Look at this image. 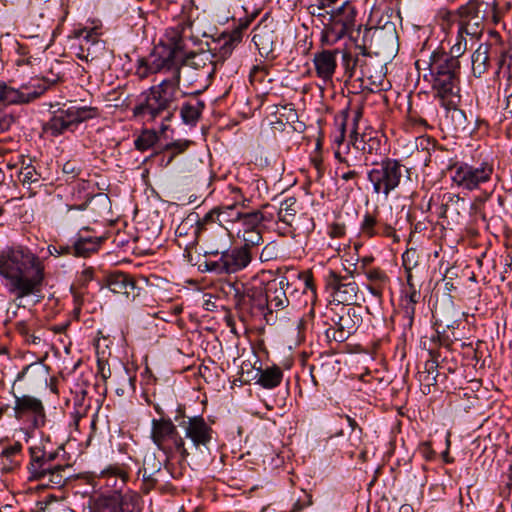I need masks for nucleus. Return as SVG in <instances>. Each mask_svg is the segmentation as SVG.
<instances>
[{"mask_svg":"<svg viewBox=\"0 0 512 512\" xmlns=\"http://www.w3.org/2000/svg\"><path fill=\"white\" fill-rule=\"evenodd\" d=\"M452 170H454L453 182L467 190L480 188L490 181L493 173L492 167L488 164H481L480 166L455 165Z\"/></svg>","mask_w":512,"mask_h":512,"instance_id":"9","label":"nucleus"},{"mask_svg":"<svg viewBox=\"0 0 512 512\" xmlns=\"http://www.w3.org/2000/svg\"><path fill=\"white\" fill-rule=\"evenodd\" d=\"M21 450V445L19 443L13 445V446H10L8 448H6L4 451H3V454L7 457L9 456H12L18 452H20Z\"/></svg>","mask_w":512,"mask_h":512,"instance_id":"54","label":"nucleus"},{"mask_svg":"<svg viewBox=\"0 0 512 512\" xmlns=\"http://www.w3.org/2000/svg\"><path fill=\"white\" fill-rule=\"evenodd\" d=\"M467 49V42L462 35V38L458 35L457 42L451 47L450 55L446 54L448 60H453L457 64H460L459 57H461Z\"/></svg>","mask_w":512,"mask_h":512,"instance_id":"40","label":"nucleus"},{"mask_svg":"<svg viewBox=\"0 0 512 512\" xmlns=\"http://www.w3.org/2000/svg\"><path fill=\"white\" fill-rule=\"evenodd\" d=\"M188 144H189L188 142H175L172 144H168L166 146V150H175V151L169 157L167 164H169L172 161V159L174 158V156L176 154L183 152L188 147Z\"/></svg>","mask_w":512,"mask_h":512,"instance_id":"43","label":"nucleus"},{"mask_svg":"<svg viewBox=\"0 0 512 512\" xmlns=\"http://www.w3.org/2000/svg\"><path fill=\"white\" fill-rule=\"evenodd\" d=\"M361 117V112L358 110L356 111L355 113V117H354V126L351 130V133H350V139H351V142L353 143V145L357 146V148L359 147L357 145V142H358V138H357V132H356V123L357 121L359 120V118Z\"/></svg>","mask_w":512,"mask_h":512,"instance_id":"50","label":"nucleus"},{"mask_svg":"<svg viewBox=\"0 0 512 512\" xmlns=\"http://www.w3.org/2000/svg\"><path fill=\"white\" fill-rule=\"evenodd\" d=\"M369 289H370V291H371L373 294H375V295H378V294H379V292L376 290V288H374V287H369Z\"/></svg>","mask_w":512,"mask_h":512,"instance_id":"63","label":"nucleus"},{"mask_svg":"<svg viewBox=\"0 0 512 512\" xmlns=\"http://www.w3.org/2000/svg\"><path fill=\"white\" fill-rule=\"evenodd\" d=\"M68 466L55 464L54 468L50 470L47 476L41 482L42 486L51 488H61L65 485L66 481L70 478L67 473Z\"/></svg>","mask_w":512,"mask_h":512,"instance_id":"32","label":"nucleus"},{"mask_svg":"<svg viewBox=\"0 0 512 512\" xmlns=\"http://www.w3.org/2000/svg\"><path fill=\"white\" fill-rule=\"evenodd\" d=\"M266 302L267 307L272 312L273 310H282L289 304V299L286 295L283 282H271L266 289Z\"/></svg>","mask_w":512,"mask_h":512,"instance_id":"24","label":"nucleus"},{"mask_svg":"<svg viewBox=\"0 0 512 512\" xmlns=\"http://www.w3.org/2000/svg\"><path fill=\"white\" fill-rule=\"evenodd\" d=\"M139 496L127 491L115 490L111 494L101 495L90 506V512H135Z\"/></svg>","mask_w":512,"mask_h":512,"instance_id":"8","label":"nucleus"},{"mask_svg":"<svg viewBox=\"0 0 512 512\" xmlns=\"http://www.w3.org/2000/svg\"><path fill=\"white\" fill-rule=\"evenodd\" d=\"M480 8L481 3L477 0H470L458 9V34L461 38L462 34L474 37L481 35L485 14Z\"/></svg>","mask_w":512,"mask_h":512,"instance_id":"11","label":"nucleus"},{"mask_svg":"<svg viewBox=\"0 0 512 512\" xmlns=\"http://www.w3.org/2000/svg\"><path fill=\"white\" fill-rule=\"evenodd\" d=\"M361 322L362 318L355 308H343L336 322V327L327 329L326 335L337 342H343L357 331Z\"/></svg>","mask_w":512,"mask_h":512,"instance_id":"13","label":"nucleus"},{"mask_svg":"<svg viewBox=\"0 0 512 512\" xmlns=\"http://www.w3.org/2000/svg\"><path fill=\"white\" fill-rule=\"evenodd\" d=\"M185 436L190 439L193 445L198 448L207 446L212 439V428L201 416L188 418L181 423Z\"/></svg>","mask_w":512,"mask_h":512,"instance_id":"17","label":"nucleus"},{"mask_svg":"<svg viewBox=\"0 0 512 512\" xmlns=\"http://www.w3.org/2000/svg\"><path fill=\"white\" fill-rule=\"evenodd\" d=\"M355 17L356 10L355 7L349 3L345 2L341 7H339L336 11H333L331 14V19L337 21L338 24L345 27L351 33H353V28L355 26Z\"/></svg>","mask_w":512,"mask_h":512,"instance_id":"29","label":"nucleus"},{"mask_svg":"<svg viewBox=\"0 0 512 512\" xmlns=\"http://www.w3.org/2000/svg\"><path fill=\"white\" fill-rule=\"evenodd\" d=\"M337 51L324 50L314 56V66L317 76L323 81H330L336 69Z\"/></svg>","mask_w":512,"mask_h":512,"instance_id":"21","label":"nucleus"},{"mask_svg":"<svg viewBox=\"0 0 512 512\" xmlns=\"http://www.w3.org/2000/svg\"><path fill=\"white\" fill-rule=\"evenodd\" d=\"M55 453H47L41 447L34 446L30 448V463L28 466L29 480L39 481L40 483L54 468Z\"/></svg>","mask_w":512,"mask_h":512,"instance_id":"16","label":"nucleus"},{"mask_svg":"<svg viewBox=\"0 0 512 512\" xmlns=\"http://www.w3.org/2000/svg\"><path fill=\"white\" fill-rule=\"evenodd\" d=\"M15 417L20 419L27 414L34 415V424L40 426L44 424L45 414L41 401L31 396L17 397L15 401Z\"/></svg>","mask_w":512,"mask_h":512,"instance_id":"18","label":"nucleus"},{"mask_svg":"<svg viewBox=\"0 0 512 512\" xmlns=\"http://www.w3.org/2000/svg\"><path fill=\"white\" fill-rule=\"evenodd\" d=\"M211 254H221L219 261L207 263L208 270H214L224 273H235L247 267L252 260L251 251L248 248L239 247L231 251L216 249L210 252Z\"/></svg>","mask_w":512,"mask_h":512,"instance_id":"10","label":"nucleus"},{"mask_svg":"<svg viewBox=\"0 0 512 512\" xmlns=\"http://www.w3.org/2000/svg\"><path fill=\"white\" fill-rule=\"evenodd\" d=\"M375 144H376V145H378V144H379L378 140H377V139H372V138H371V139H369V143L367 144V147H366V146H363V147H362V150H363V151L368 152L369 154H371V153H372V150H373V147H374V145H375Z\"/></svg>","mask_w":512,"mask_h":512,"instance_id":"57","label":"nucleus"},{"mask_svg":"<svg viewBox=\"0 0 512 512\" xmlns=\"http://www.w3.org/2000/svg\"><path fill=\"white\" fill-rule=\"evenodd\" d=\"M344 131H345V123L343 122V123L341 124V134H340V138H339V139H337V142H339V143H340V142H342V141H343V139H344Z\"/></svg>","mask_w":512,"mask_h":512,"instance_id":"60","label":"nucleus"},{"mask_svg":"<svg viewBox=\"0 0 512 512\" xmlns=\"http://www.w3.org/2000/svg\"><path fill=\"white\" fill-rule=\"evenodd\" d=\"M299 211V205L296 198L289 197L285 199L278 210L279 221L285 223L288 226H292L297 220V214Z\"/></svg>","mask_w":512,"mask_h":512,"instance_id":"31","label":"nucleus"},{"mask_svg":"<svg viewBox=\"0 0 512 512\" xmlns=\"http://www.w3.org/2000/svg\"><path fill=\"white\" fill-rule=\"evenodd\" d=\"M243 207L239 204L216 207V219L218 225L223 228L225 236H229L231 231L235 229L243 211Z\"/></svg>","mask_w":512,"mask_h":512,"instance_id":"20","label":"nucleus"},{"mask_svg":"<svg viewBox=\"0 0 512 512\" xmlns=\"http://www.w3.org/2000/svg\"><path fill=\"white\" fill-rule=\"evenodd\" d=\"M297 120H298L297 111L290 104V105L275 106V111L271 114L269 122L275 128H283L286 125H289L294 130H296V127L293 124Z\"/></svg>","mask_w":512,"mask_h":512,"instance_id":"26","label":"nucleus"},{"mask_svg":"<svg viewBox=\"0 0 512 512\" xmlns=\"http://www.w3.org/2000/svg\"><path fill=\"white\" fill-rule=\"evenodd\" d=\"M489 51L490 45L487 43H482L471 56L472 73L477 78H480L483 74H485L488 69L490 59Z\"/></svg>","mask_w":512,"mask_h":512,"instance_id":"28","label":"nucleus"},{"mask_svg":"<svg viewBox=\"0 0 512 512\" xmlns=\"http://www.w3.org/2000/svg\"><path fill=\"white\" fill-rule=\"evenodd\" d=\"M151 438L158 448L167 454L177 452L182 458L189 455L183 438L170 419H154L152 421Z\"/></svg>","mask_w":512,"mask_h":512,"instance_id":"5","label":"nucleus"},{"mask_svg":"<svg viewBox=\"0 0 512 512\" xmlns=\"http://www.w3.org/2000/svg\"><path fill=\"white\" fill-rule=\"evenodd\" d=\"M340 177L344 181H349V180L356 179L358 177V173L355 170H350V171H347V172H343L340 175Z\"/></svg>","mask_w":512,"mask_h":512,"instance_id":"56","label":"nucleus"},{"mask_svg":"<svg viewBox=\"0 0 512 512\" xmlns=\"http://www.w3.org/2000/svg\"><path fill=\"white\" fill-rule=\"evenodd\" d=\"M264 220L265 217L261 211H253L248 213L243 212L237 225H235L233 232L237 235V237H241L242 233L261 228V224Z\"/></svg>","mask_w":512,"mask_h":512,"instance_id":"27","label":"nucleus"},{"mask_svg":"<svg viewBox=\"0 0 512 512\" xmlns=\"http://www.w3.org/2000/svg\"><path fill=\"white\" fill-rule=\"evenodd\" d=\"M142 478V490L149 493L156 488L159 482L168 477V472L163 468L162 461L155 454H147L143 460V466L139 470Z\"/></svg>","mask_w":512,"mask_h":512,"instance_id":"14","label":"nucleus"},{"mask_svg":"<svg viewBox=\"0 0 512 512\" xmlns=\"http://www.w3.org/2000/svg\"><path fill=\"white\" fill-rule=\"evenodd\" d=\"M43 92L44 89L24 92L8 87L5 83H0V102L6 105L28 103L31 100L38 98Z\"/></svg>","mask_w":512,"mask_h":512,"instance_id":"22","label":"nucleus"},{"mask_svg":"<svg viewBox=\"0 0 512 512\" xmlns=\"http://www.w3.org/2000/svg\"><path fill=\"white\" fill-rule=\"evenodd\" d=\"M346 419L349 423V426L351 427V429L353 431L357 430V434H356V437L358 440H361V435H362V428H360L357 424V422L355 421V419L351 418L350 416H346Z\"/></svg>","mask_w":512,"mask_h":512,"instance_id":"53","label":"nucleus"},{"mask_svg":"<svg viewBox=\"0 0 512 512\" xmlns=\"http://www.w3.org/2000/svg\"><path fill=\"white\" fill-rule=\"evenodd\" d=\"M301 508H302L301 505L297 503V504H295V506L291 512H298L299 510H301Z\"/></svg>","mask_w":512,"mask_h":512,"instance_id":"61","label":"nucleus"},{"mask_svg":"<svg viewBox=\"0 0 512 512\" xmlns=\"http://www.w3.org/2000/svg\"><path fill=\"white\" fill-rule=\"evenodd\" d=\"M449 211H450V207H449L448 205H446V206H445V210H444V212H443L444 216H446V217H447V214L449 213Z\"/></svg>","mask_w":512,"mask_h":512,"instance_id":"62","label":"nucleus"},{"mask_svg":"<svg viewBox=\"0 0 512 512\" xmlns=\"http://www.w3.org/2000/svg\"><path fill=\"white\" fill-rule=\"evenodd\" d=\"M76 55L94 67H102L109 64L113 58V51L101 40L94 29H83L77 32Z\"/></svg>","mask_w":512,"mask_h":512,"instance_id":"4","label":"nucleus"},{"mask_svg":"<svg viewBox=\"0 0 512 512\" xmlns=\"http://www.w3.org/2000/svg\"><path fill=\"white\" fill-rule=\"evenodd\" d=\"M216 208L212 209L210 212H208L201 220H198L197 228L200 231L206 230V227L208 225L218 224V221L216 219Z\"/></svg>","mask_w":512,"mask_h":512,"instance_id":"42","label":"nucleus"},{"mask_svg":"<svg viewBox=\"0 0 512 512\" xmlns=\"http://www.w3.org/2000/svg\"><path fill=\"white\" fill-rule=\"evenodd\" d=\"M374 224H375V220L372 217H370V216L366 217V219L364 221L365 228H371V227H373Z\"/></svg>","mask_w":512,"mask_h":512,"instance_id":"58","label":"nucleus"},{"mask_svg":"<svg viewBox=\"0 0 512 512\" xmlns=\"http://www.w3.org/2000/svg\"><path fill=\"white\" fill-rule=\"evenodd\" d=\"M92 199L86 200L82 204L78 206H70L68 208L69 218L70 219H76V217L73 215L74 211H81L85 214L86 217H91L95 215V209L92 207Z\"/></svg>","mask_w":512,"mask_h":512,"instance_id":"41","label":"nucleus"},{"mask_svg":"<svg viewBox=\"0 0 512 512\" xmlns=\"http://www.w3.org/2000/svg\"><path fill=\"white\" fill-rule=\"evenodd\" d=\"M329 235L332 238H340L345 235V226L334 223L330 226Z\"/></svg>","mask_w":512,"mask_h":512,"instance_id":"46","label":"nucleus"},{"mask_svg":"<svg viewBox=\"0 0 512 512\" xmlns=\"http://www.w3.org/2000/svg\"><path fill=\"white\" fill-rule=\"evenodd\" d=\"M78 168L74 162L68 161L63 165V172L74 177L77 174Z\"/></svg>","mask_w":512,"mask_h":512,"instance_id":"51","label":"nucleus"},{"mask_svg":"<svg viewBox=\"0 0 512 512\" xmlns=\"http://www.w3.org/2000/svg\"><path fill=\"white\" fill-rule=\"evenodd\" d=\"M181 39L173 43L172 48L179 51L176 64L172 67V76L163 79L160 84L149 89L145 101L133 109L135 117L141 118L146 123L162 120L161 132L168 126L164 123L170 121L173 116L172 106L176 100V94L180 80L186 85L189 93L199 94L209 85V80L215 73V55L210 51L191 53L183 58L181 52Z\"/></svg>","mask_w":512,"mask_h":512,"instance_id":"1","label":"nucleus"},{"mask_svg":"<svg viewBox=\"0 0 512 512\" xmlns=\"http://www.w3.org/2000/svg\"><path fill=\"white\" fill-rule=\"evenodd\" d=\"M404 166L396 160L387 159L373 168L368 175L376 193H383L387 197L395 189L402 177Z\"/></svg>","mask_w":512,"mask_h":512,"instance_id":"7","label":"nucleus"},{"mask_svg":"<svg viewBox=\"0 0 512 512\" xmlns=\"http://www.w3.org/2000/svg\"><path fill=\"white\" fill-rule=\"evenodd\" d=\"M360 457L361 459L364 461L365 460V457H366V452L365 451H362L361 454H360Z\"/></svg>","mask_w":512,"mask_h":512,"instance_id":"64","label":"nucleus"},{"mask_svg":"<svg viewBox=\"0 0 512 512\" xmlns=\"http://www.w3.org/2000/svg\"><path fill=\"white\" fill-rule=\"evenodd\" d=\"M0 274L10 280L12 292L22 298L39 291L43 267L28 250L8 249L0 254Z\"/></svg>","mask_w":512,"mask_h":512,"instance_id":"2","label":"nucleus"},{"mask_svg":"<svg viewBox=\"0 0 512 512\" xmlns=\"http://www.w3.org/2000/svg\"><path fill=\"white\" fill-rule=\"evenodd\" d=\"M283 373L279 367H270L261 371L258 383L264 388H274L281 383Z\"/></svg>","mask_w":512,"mask_h":512,"instance_id":"35","label":"nucleus"},{"mask_svg":"<svg viewBox=\"0 0 512 512\" xmlns=\"http://www.w3.org/2000/svg\"><path fill=\"white\" fill-rule=\"evenodd\" d=\"M327 288L333 300L338 303L350 305L356 301L358 286L351 276H340L331 271L327 278Z\"/></svg>","mask_w":512,"mask_h":512,"instance_id":"12","label":"nucleus"},{"mask_svg":"<svg viewBox=\"0 0 512 512\" xmlns=\"http://www.w3.org/2000/svg\"><path fill=\"white\" fill-rule=\"evenodd\" d=\"M99 479L104 480L106 485L120 490L118 483L124 485L128 479V473L121 466L111 465L100 472Z\"/></svg>","mask_w":512,"mask_h":512,"instance_id":"30","label":"nucleus"},{"mask_svg":"<svg viewBox=\"0 0 512 512\" xmlns=\"http://www.w3.org/2000/svg\"><path fill=\"white\" fill-rule=\"evenodd\" d=\"M240 238L244 241L243 247L251 251V248L260 245L263 241L261 228L242 233Z\"/></svg>","mask_w":512,"mask_h":512,"instance_id":"39","label":"nucleus"},{"mask_svg":"<svg viewBox=\"0 0 512 512\" xmlns=\"http://www.w3.org/2000/svg\"><path fill=\"white\" fill-rule=\"evenodd\" d=\"M107 287L121 297L134 299L138 294L134 278L126 273L117 272L108 276Z\"/></svg>","mask_w":512,"mask_h":512,"instance_id":"19","label":"nucleus"},{"mask_svg":"<svg viewBox=\"0 0 512 512\" xmlns=\"http://www.w3.org/2000/svg\"><path fill=\"white\" fill-rule=\"evenodd\" d=\"M157 54L159 58H155L149 65L144 60H140V64L136 70V75H138L140 79H144L148 77L149 74L158 73L163 70L170 71L179 57L177 47H162V51H157Z\"/></svg>","mask_w":512,"mask_h":512,"instance_id":"15","label":"nucleus"},{"mask_svg":"<svg viewBox=\"0 0 512 512\" xmlns=\"http://www.w3.org/2000/svg\"><path fill=\"white\" fill-rule=\"evenodd\" d=\"M97 109L92 107L59 109L45 124L44 131L51 136H59L67 130H73L79 123L94 118Z\"/></svg>","mask_w":512,"mask_h":512,"instance_id":"6","label":"nucleus"},{"mask_svg":"<svg viewBox=\"0 0 512 512\" xmlns=\"http://www.w3.org/2000/svg\"><path fill=\"white\" fill-rule=\"evenodd\" d=\"M157 139L158 137L156 132L152 130H145L135 140V146L139 151H146L156 143Z\"/></svg>","mask_w":512,"mask_h":512,"instance_id":"38","label":"nucleus"},{"mask_svg":"<svg viewBox=\"0 0 512 512\" xmlns=\"http://www.w3.org/2000/svg\"><path fill=\"white\" fill-rule=\"evenodd\" d=\"M381 32H382V30H380L378 28H373V27L365 28L364 29V40H363V43L362 44H357V47L361 50L363 55H367L368 54L365 38L367 36H369L370 34H372V36H374L375 34H379Z\"/></svg>","mask_w":512,"mask_h":512,"instance_id":"45","label":"nucleus"},{"mask_svg":"<svg viewBox=\"0 0 512 512\" xmlns=\"http://www.w3.org/2000/svg\"><path fill=\"white\" fill-rule=\"evenodd\" d=\"M420 451L427 460L432 459L434 456V451L430 442L422 443L420 446Z\"/></svg>","mask_w":512,"mask_h":512,"instance_id":"48","label":"nucleus"},{"mask_svg":"<svg viewBox=\"0 0 512 512\" xmlns=\"http://www.w3.org/2000/svg\"><path fill=\"white\" fill-rule=\"evenodd\" d=\"M101 242L102 238H80L73 246L74 254L79 257H88L99 249Z\"/></svg>","mask_w":512,"mask_h":512,"instance_id":"34","label":"nucleus"},{"mask_svg":"<svg viewBox=\"0 0 512 512\" xmlns=\"http://www.w3.org/2000/svg\"><path fill=\"white\" fill-rule=\"evenodd\" d=\"M34 169L31 167H26L23 171L20 172V176L22 177V181H36V179H33L34 176Z\"/></svg>","mask_w":512,"mask_h":512,"instance_id":"52","label":"nucleus"},{"mask_svg":"<svg viewBox=\"0 0 512 512\" xmlns=\"http://www.w3.org/2000/svg\"><path fill=\"white\" fill-rule=\"evenodd\" d=\"M263 38H264L263 30L258 29L254 32L252 40L255 43V45L258 47L259 50L260 49H268V47H264Z\"/></svg>","mask_w":512,"mask_h":512,"instance_id":"49","label":"nucleus"},{"mask_svg":"<svg viewBox=\"0 0 512 512\" xmlns=\"http://www.w3.org/2000/svg\"><path fill=\"white\" fill-rule=\"evenodd\" d=\"M198 233L197 226L194 227L189 220L181 223L176 230V241L179 247H184L185 257L188 258L189 262H192L191 249L196 242Z\"/></svg>","mask_w":512,"mask_h":512,"instance_id":"23","label":"nucleus"},{"mask_svg":"<svg viewBox=\"0 0 512 512\" xmlns=\"http://www.w3.org/2000/svg\"><path fill=\"white\" fill-rule=\"evenodd\" d=\"M60 63L56 60L46 62L41 70L42 79L50 84L56 83L60 79Z\"/></svg>","mask_w":512,"mask_h":512,"instance_id":"37","label":"nucleus"},{"mask_svg":"<svg viewBox=\"0 0 512 512\" xmlns=\"http://www.w3.org/2000/svg\"><path fill=\"white\" fill-rule=\"evenodd\" d=\"M455 324H456V322H454L452 325H448V326H447V330L443 329V331H442V332H440V331L438 330V332H439V333H442V334H443V336H444L447 340H449V341H451V342H453L454 340L458 341V340H460V338H459V337H457V336L455 335L454 331H453V330L456 328Z\"/></svg>","mask_w":512,"mask_h":512,"instance_id":"47","label":"nucleus"},{"mask_svg":"<svg viewBox=\"0 0 512 512\" xmlns=\"http://www.w3.org/2000/svg\"><path fill=\"white\" fill-rule=\"evenodd\" d=\"M421 64L427 65L432 88L443 105L447 109H453L452 117H464L463 111L456 109L461 100L459 87L460 64L448 60L444 52H434L429 61L417 60L416 67L419 70Z\"/></svg>","mask_w":512,"mask_h":512,"instance_id":"3","label":"nucleus"},{"mask_svg":"<svg viewBox=\"0 0 512 512\" xmlns=\"http://www.w3.org/2000/svg\"><path fill=\"white\" fill-rule=\"evenodd\" d=\"M247 26L248 22L246 21L233 29L230 33H222L218 37V50L222 57L229 56L233 49L242 41V32Z\"/></svg>","mask_w":512,"mask_h":512,"instance_id":"25","label":"nucleus"},{"mask_svg":"<svg viewBox=\"0 0 512 512\" xmlns=\"http://www.w3.org/2000/svg\"><path fill=\"white\" fill-rule=\"evenodd\" d=\"M337 0H320L319 9H323L324 7L335 3Z\"/></svg>","mask_w":512,"mask_h":512,"instance_id":"59","label":"nucleus"},{"mask_svg":"<svg viewBox=\"0 0 512 512\" xmlns=\"http://www.w3.org/2000/svg\"><path fill=\"white\" fill-rule=\"evenodd\" d=\"M367 277L372 281L383 280L385 278L384 274L378 270H371V271L367 272Z\"/></svg>","mask_w":512,"mask_h":512,"instance_id":"55","label":"nucleus"},{"mask_svg":"<svg viewBox=\"0 0 512 512\" xmlns=\"http://www.w3.org/2000/svg\"><path fill=\"white\" fill-rule=\"evenodd\" d=\"M14 117L11 114H6L0 111V133L8 130L14 122Z\"/></svg>","mask_w":512,"mask_h":512,"instance_id":"44","label":"nucleus"},{"mask_svg":"<svg viewBox=\"0 0 512 512\" xmlns=\"http://www.w3.org/2000/svg\"><path fill=\"white\" fill-rule=\"evenodd\" d=\"M204 108V103L198 101L196 104L186 103L181 108V117L186 124H195Z\"/></svg>","mask_w":512,"mask_h":512,"instance_id":"36","label":"nucleus"},{"mask_svg":"<svg viewBox=\"0 0 512 512\" xmlns=\"http://www.w3.org/2000/svg\"><path fill=\"white\" fill-rule=\"evenodd\" d=\"M348 34L353 38L349 30L330 18V23L327 24L323 30L322 41L328 45H333Z\"/></svg>","mask_w":512,"mask_h":512,"instance_id":"33","label":"nucleus"}]
</instances>
